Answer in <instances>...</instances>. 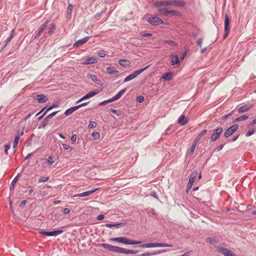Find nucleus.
I'll use <instances>...</instances> for the list:
<instances>
[{
  "label": "nucleus",
  "mask_w": 256,
  "mask_h": 256,
  "mask_svg": "<svg viewBox=\"0 0 256 256\" xmlns=\"http://www.w3.org/2000/svg\"><path fill=\"white\" fill-rule=\"evenodd\" d=\"M255 124H256V118L253 120L252 122H250L248 124V126H253Z\"/></svg>",
  "instance_id": "obj_62"
},
{
  "label": "nucleus",
  "mask_w": 256,
  "mask_h": 256,
  "mask_svg": "<svg viewBox=\"0 0 256 256\" xmlns=\"http://www.w3.org/2000/svg\"><path fill=\"white\" fill-rule=\"evenodd\" d=\"M149 66H147L145 68H140L138 70L134 71L132 73L127 76L124 80V82H128L130 80H132V79L136 78L138 75L142 72L144 70H146Z\"/></svg>",
  "instance_id": "obj_4"
},
{
  "label": "nucleus",
  "mask_w": 256,
  "mask_h": 256,
  "mask_svg": "<svg viewBox=\"0 0 256 256\" xmlns=\"http://www.w3.org/2000/svg\"><path fill=\"white\" fill-rule=\"evenodd\" d=\"M73 9V6L72 4H70L68 7L66 17L68 18H70L72 17V13Z\"/></svg>",
  "instance_id": "obj_27"
},
{
  "label": "nucleus",
  "mask_w": 256,
  "mask_h": 256,
  "mask_svg": "<svg viewBox=\"0 0 256 256\" xmlns=\"http://www.w3.org/2000/svg\"><path fill=\"white\" fill-rule=\"evenodd\" d=\"M62 211H63V214H66L70 212V210L68 208H64Z\"/></svg>",
  "instance_id": "obj_63"
},
{
  "label": "nucleus",
  "mask_w": 256,
  "mask_h": 256,
  "mask_svg": "<svg viewBox=\"0 0 256 256\" xmlns=\"http://www.w3.org/2000/svg\"><path fill=\"white\" fill-rule=\"evenodd\" d=\"M197 175H198V173L196 170L192 172V174H190V176L189 178V181L188 182L186 188V192L187 193L188 192V190L190 189H191L192 186L196 178Z\"/></svg>",
  "instance_id": "obj_6"
},
{
  "label": "nucleus",
  "mask_w": 256,
  "mask_h": 256,
  "mask_svg": "<svg viewBox=\"0 0 256 256\" xmlns=\"http://www.w3.org/2000/svg\"><path fill=\"white\" fill-rule=\"evenodd\" d=\"M71 140L72 142H75L76 140V134H73L71 137Z\"/></svg>",
  "instance_id": "obj_64"
},
{
  "label": "nucleus",
  "mask_w": 256,
  "mask_h": 256,
  "mask_svg": "<svg viewBox=\"0 0 256 256\" xmlns=\"http://www.w3.org/2000/svg\"><path fill=\"white\" fill-rule=\"evenodd\" d=\"M252 104H245L241 107H240L238 110V112L239 113L244 112H248L252 108Z\"/></svg>",
  "instance_id": "obj_17"
},
{
  "label": "nucleus",
  "mask_w": 256,
  "mask_h": 256,
  "mask_svg": "<svg viewBox=\"0 0 256 256\" xmlns=\"http://www.w3.org/2000/svg\"><path fill=\"white\" fill-rule=\"evenodd\" d=\"M156 247H172V245L164 243H155Z\"/></svg>",
  "instance_id": "obj_35"
},
{
  "label": "nucleus",
  "mask_w": 256,
  "mask_h": 256,
  "mask_svg": "<svg viewBox=\"0 0 256 256\" xmlns=\"http://www.w3.org/2000/svg\"><path fill=\"white\" fill-rule=\"evenodd\" d=\"M218 242V240L216 238L208 237L206 238V242L210 244H214Z\"/></svg>",
  "instance_id": "obj_29"
},
{
  "label": "nucleus",
  "mask_w": 256,
  "mask_h": 256,
  "mask_svg": "<svg viewBox=\"0 0 256 256\" xmlns=\"http://www.w3.org/2000/svg\"><path fill=\"white\" fill-rule=\"evenodd\" d=\"M107 72L110 74H116L118 73V70L112 66H108L106 68Z\"/></svg>",
  "instance_id": "obj_31"
},
{
  "label": "nucleus",
  "mask_w": 256,
  "mask_h": 256,
  "mask_svg": "<svg viewBox=\"0 0 256 256\" xmlns=\"http://www.w3.org/2000/svg\"><path fill=\"white\" fill-rule=\"evenodd\" d=\"M89 36H86L75 42L73 45L74 48L78 47L85 44L89 39Z\"/></svg>",
  "instance_id": "obj_15"
},
{
  "label": "nucleus",
  "mask_w": 256,
  "mask_h": 256,
  "mask_svg": "<svg viewBox=\"0 0 256 256\" xmlns=\"http://www.w3.org/2000/svg\"><path fill=\"white\" fill-rule=\"evenodd\" d=\"M126 88H124V89L120 90L114 96H122L124 93V92L126 91Z\"/></svg>",
  "instance_id": "obj_54"
},
{
  "label": "nucleus",
  "mask_w": 256,
  "mask_h": 256,
  "mask_svg": "<svg viewBox=\"0 0 256 256\" xmlns=\"http://www.w3.org/2000/svg\"><path fill=\"white\" fill-rule=\"evenodd\" d=\"M58 112V111H55L46 116L42 122L40 126H39L38 128H40L41 127L43 128H45L48 124V120L56 116Z\"/></svg>",
  "instance_id": "obj_9"
},
{
  "label": "nucleus",
  "mask_w": 256,
  "mask_h": 256,
  "mask_svg": "<svg viewBox=\"0 0 256 256\" xmlns=\"http://www.w3.org/2000/svg\"><path fill=\"white\" fill-rule=\"evenodd\" d=\"M63 230H58L52 232H48V236H56L63 232Z\"/></svg>",
  "instance_id": "obj_28"
},
{
  "label": "nucleus",
  "mask_w": 256,
  "mask_h": 256,
  "mask_svg": "<svg viewBox=\"0 0 256 256\" xmlns=\"http://www.w3.org/2000/svg\"><path fill=\"white\" fill-rule=\"evenodd\" d=\"M217 250L218 252L224 254V256H236L234 252L222 246H218L217 248Z\"/></svg>",
  "instance_id": "obj_11"
},
{
  "label": "nucleus",
  "mask_w": 256,
  "mask_h": 256,
  "mask_svg": "<svg viewBox=\"0 0 256 256\" xmlns=\"http://www.w3.org/2000/svg\"><path fill=\"white\" fill-rule=\"evenodd\" d=\"M202 38H199L198 39V41H197V44L200 48H202Z\"/></svg>",
  "instance_id": "obj_58"
},
{
  "label": "nucleus",
  "mask_w": 256,
  "mask_h": 256,
  "mask_svg": "<svg viewBox=\"0 0 256 256\" xmlns=\"http://www.w3.org/2000/svg\"><path fill=\"white\" fill-rule=\"evenodd\" d=\"M99 189H100L99 188H96L93 189V190H90L84 192L80 193V194H75L74 196V197H85V196H90V194H92V193L96 192V191H97Z\"/></svg>",
  "instance_id": "obj_14"
},
{
  "label": "nucleus",
  "mask_w": 256,
  "mask_h": 256,
  "mask_svg": "<svg viewBox=\"0 0 256 256\" xmlns=\"http://www.w3.org/2000/svg\"><path fill=\"white\" fill-rule=\"evenodd\" d=\"M230 20L228 18V16L227 14L225 15L224 18V32L225 34H224L223 36V39H226L230 32Z\"/></svg>",
  "instance_id": "obj_7"
},
{
  "label": "nucleus",
  "mask_w": 256,
  "mask_h": 256,
  "mask_svg": "<svg viewBox=\"0 0 256 256\" xmlns=\"http://www.w3.org/2000/svg\"><path fill=\"white\" fill-rule=\"evenodd\" d=\"M18 176H17L16 177H15L14 178V179L12 180V182L10 184V190L14 188V185L16 184V183L17 180H18Z\"/></svg>",
  "instance_id": "obj_40"
},
{
  "label": "nucleus",
  "mask_w": 256,
  "mask_h": 256,
  "mask_svg": "<svg viewBox=\"0 0 256 256\" xmlns=\"http://www.w3.org/2000/svg\"><path fill=\"white\" fill-rule=\"evenodd\" d=\"M224 144H220L219 146H216V150L218 152L221 150L222 149V148H224Z\"/></svg>",
  "instance_id": "obj_56"
},
{
  "label": "nucleus",
  "mask_w": 256,
  "mask_h": 256,
  "mask_svg": "<svg viewBox=\"0 0 256 256\" xmlns=\"http://www.w3.org/2000/svg\"><path fill=\"white\" fill-rule=\"evenodd\" d=\"M140 34L142 37L152 36V35L151 33H146L143 32H140Z\"/></svg>",
  "instance_id": "obj_52"
},
{
  "label": "nucleus",
  "mask_w": 256,
  "mask_h": 256,
  "mask_svg": "<svg viewBox=\"0 0 256 256\" xmlns=\"http://www.w3.org/2000/svg\"><path fill=\"white\" fill-rule=\"evenodd\" d=\"M58 106V104H57L56 103L53 104L52 106H50L48 108H46V112H48V111L52 110L53 108H57Z\"/></svg>",
  "instance_id": "obj_49"
},
{
  "label": "nucleus",
  "mask_w": 256,
  "mask_h": 256,
  "mask_svg": "<svg viewBox=\"0 0 256 256\" xmlns=\"http://www.w3.org/2000/svg\"><path fill=\"white\" fill-rule=\"evenodd\" d=\"M248 118V116L247 115H244L240 117H238L235 120H234V122H240L241 120H247Z\"/></svg>",
  "instance_id": "obj_38"
},
{
  "label": "nucleus",
  "mask_w": 256,
  "mask_h": 256,
  "mask_svg": "<svg viewBox=\"0 0 256 256\" xmlns=\"http://www.w3.org/2000/svg\"><path fill=\"white\" fill-rule=\"evenodd\" d=\"M167 2H168V0L158 1L153 4V6L154 7H158L160 6H168V4H166Z\"/></svg>",
  "instance_id": "obj_25"
},
{
  "label": "nucleus",
  "mask_w": 256,
  "mask_h": 256,
  "mask_svg": "<svg viewBox=\"0 0 256 256\" xmlns=\"http://www.w3.org/2000/svg\"><path fill=\"white\" fill-rule=\"evenodd\" d=\"M118 64L123 66H127L129 64V62L128 60L120 59L118 60Z\"/></svg>",
  "instance_id": "obj_36"
},
{
  "label": "nucleus",
  "mask_w": 256,
  "mask_h": 256,
  "mask_svg": "<svg viewBox=\"0 0 256 256\" xmlns=\"http://www.w3.org/2000/svg\"><path fill=\"white\" fill-rule=\"evenodd\" d=\"M46 162L50 166H51L52 164H53L54 163L53 157L52 156H48V158L46 160Z\"/></svg>",
  "instance_id": "obj_48"
},
{
  "label": "nucleus",
  "mask_w": 256,
  "mask_h": 256,
  "mask_svg": "<svg viewBox=\"0 0 256 256\" xmlns=\"http://www.w3.org/2000/svg\"><path fill=\"white\" fill-rule=\"evenodd\" d=\"M164 42L168 44L169 45L173 46H177V44L176 43V42L172 40H164Z\"/></svg>",
  "instance_id": "obj_39"
},
{
  "label": "nucleus",
  "mask_w": 256,
  "mask_h": 256,
  "mask_svg": "<svg viewBox=\"0 0 256 256\" xmlns=\"http://www.w3.org/2000/svg\"><path fill=\"white\" fill-rule=\"evenodd\" d=\"M100 246L102 248L108 250L110 252H118L124 254H136L138 252V250H126L124 248L116 246H112L108 244H100Z\"/></svg>",
  "instance_id": "obj_1"
},
{
  "label": "nucleus",
  "mask_w": 256,
  "mask_h": 256,
  "mask_svg": "<svg viewBox=\"0 0 256 256\" xmlns=\"http://www.w3.org/2000/svg\"><path fill=\"white\" fill-rule=\"evenodd\" d=\"M206 132L207 130L206 129L203 130L200 133L198 134L195 140L198 141L202 138V137L206 133Z\"/></svg>",
  "instance_id": "obj_37"
},
{
  "label": "nucleus",
  "mask_w": 256,
  "mask_h": 256,
  "mask_svg": "<svg viewBox=\"0 0 256 256\" xmlns=\"http://www.w3.org/2000/svg\"><path fill=\"white\" fill-rule=\"evenodd\" d=\"M152 256V252H146L143 254L135 255L134 256Z\"/></svg>",
  "instance_id": "obj_51"
},
{
  "label": "nucleus",
  "mask_w": 256,
  "mask_h": 256,
  "mask_svg": "<svg viewBox=\"0 0 256 256\" xmlns=\"http://www.w3.org/2000/svg\"><path fill=\"white\" fill-rule=\"evenodd\" d=\"M48 180H49V177H48V176H42L38 179V182L39 183L42 182H46Z\"/></svg>",
  "instance_id": "obj_42"
},
{
  "label": "nucleus",
  "mask_w": 256,
  "mask_h": 256,
  "mask_svg": "<svg viewBox=\"0 0 256 256\" xmlns=\"http://www.w3.org/2000/svg\"><path fill=\"white\" fill-rule=\"evenodd\" d=\"M120 98V97H112V98H110L108 100H104V101L100 102L98 105L100 106H104L108 103H110V102H113L114 101H116V100H118Z\"/></svg>",
  "instance_id": "obj_20"
},
{
  "label": "nucleus",
  "mask_w": 256,
  "mask_h": 256,
  "mask_svg": "<svg viewBox=\"0 0 256 256\" xmlns=\"http://www.w3.org/2000/svg\"><path fill=\"white\" fill-rule=\"evenodd\" d=\"M198 141L196 140H194V141L192 142V144L190 149V150L188 152V154L190 156H192V155L194 154V151L196 149V148L198 144Z\"/></svg>",
  "instance_id": "obj_18"
},
{
  "label": "nucleus",
  "mask_w": 256,
  "mask_h": 256,
  "mask_svg": "<svg viewBox=\"0 0 256 256\" xmlns=\"http://www.w3.org/2000/svg\"><path fill=\"white\" fill-rule=\"evenodd\" d=\"M40 234L42 235H44L46 236H48V232L44 231V230H40Z\"/></svg>",
  "instance_id": "obj_61"
},
{
  "label": "nucleus",
  "mask_w": 256,
  "mask_h": 256,
  "mask_svg": "<svg viewBox=\"0 0 256 256\" xmlns=\"http://www.w3.org/2000/svg\"><path fill=\"white\" fill-rule=\"evenodd\" d=\"M97 124L96 122L90 121V124L88 125V128H94L96 126Z\"/></svg>",
  "instance_id": "obj_44"
},
{
  "label": "nucleus",
  "mask_w": 256,
  "mask_h": 256,
  "mask_svg": "<svg viewBox=\"0 0 256 256\" xmlns=\"http://www.w3.org/2000/svg\"><path fill=\"white\" fill-rule=\"evenodd\" d=\"M98 55L100 58H104L106 56V54L104 50L99 51L98 52Z\"/></svg>",
  "instance_id": "obj_53"
},
{
  "label": "nucleus",
  "mask_w": 256,
  "mask_h": 256,
  "mask_svg": "<svg viewBox=\"0 0 256 256\" xmlns=\"http://www.w3.org/2000/svg\"><path fill=\"white\" fill-rule=\"evenodd\" d=\"M19 140H20V134H18V135L15 137L14 140L13 142L12 148L14 149V152H16V148L18 146Z\"/></svg>",
  "instance_id": "obj_33"
},
{
  "label": "nucleus",
  "mask_w": 256,
  "mask_h": 256,
  "mask_svg": "<svg viewBox=\"0 0 256 256\" xmlns=\"http://www.w3.org/2000/svg\"><path fill=\"white\" fill-rule=\"evenodd\" d=\"M222 128L220 126H218L216 129L214 130H213V133L210 138V141L212 142L216 141L222 132Z\"/></svg>",
  "instance_id": "obj_5"
},
{
  "label": "nucleus",
  "mask_w": 256,
  "mask_h": 256,
  "mask_svg": "<svg viewBox=\"0 0 256 256\" xmlns=\"http://www.w3.org/2000/svg\"><path fill=\"white\" fill-rule=\"evenodd\" d=\"M126 222H120L116 224H106V226L109 228H112V227H116V228H119L120 226L126 225Z\"/></svg>",
  "instance_id": "obj_23"
},
{
  "label": "nucleus",
  "mask_w": 256,
  "mask_h": 256,
  "mask_svg": "<svg viewBox=\"0 0 256 256\" xmlns=\"http://www.w3.org/2000/svg\"><path fill=\"white\" fill-rule=\"evenodd\" d=\"M150 196L154 198H158V196L156 191H153L150 193Z\"/></svg>",
  "instance_id": "obj_59"
},
{
  "label": "nucleus",
  "mask_w": 256,
  "mask_h": 256,
  "mask_svg": "<svg viewBox=\"0 0 256 256\" xmlns=\"http://www.w3.org/2000/svg\"><path fill=\"white\" fill-rule=\"evenodd\" d=\"M110 240L118 242L127 245L140 244L142 243L140 241L134 240L124 236L110 238Z\"/></svg>",
  "instance_id": "obj_2"
},
{
  "label": "nucleus",
  "mask_w": 256,
  "mask_h": 256,
  "mask_svg": "<svg viewBox=\"0 0 256 256\" xmlns=\"http://www.w3.org/2000/svg\"><path fill=\"white\" fill-rule=\"evenodd\" d=\"M110 111L116 114L117 116L121 115V112L120 110H116L114 108H110Z\"/></svg>",
  "instance_id": "obj_50"
},
{
  "label": "nucleus",
  "mask_w": 256,
  "mask_h": 256,
  "mask_svg": "<svg viewBox=\"0 0 256 256\" xmlns=\"http://www.w3.org/2000/svg\"><path fill=\"white\" fill-rule=\"evenodd\" d=\"M168 6H173L177 7H184L186 5V2L182 0H168L166 3Z\"/></svg>",
  "instance_id": "obj_12"
},
{
  "label": "nucleus",
  "mask_w": 256,
  "mask_h": 256,
  "mask_svg": "<svg viewBox=\"0 0 256 256\" xmlns=\"http://www.w3.org/2000/svg\"><path fill=\"white\" fill-rule=\"evenodd\" d=\"M238 128V124H234L228 128L224 133V136L226 138H228L230 136H232Z\"/></svg>",
  "instance_id": "obj_8"
},
{
  "label": "nucleus",
  "mask_w": 256,
  "mask_h": 256,
  "mask_svg": "<svg viewBox=\"0 0 256 256\" xmlns=\"http://www.w3.org/2000/svg\"><path fill=\"white\" fill-rule=\"evenodd\" d=\"M144 97H136V100L139 102H142L144 100Z\"/></svg>",
  "instance_id": "obj_60"
},
{
  "label": "nucleus",
  "mask_w": 256,
  "mask_h": 256,
  "mask_svg": "<svg viewBox=\"0 0 256 256\" xmlns=\"http://www.w3.org/2000/svg\"><path fill=\"white\" fill-rule=\"evenodd\" d=\"M139 247L142 248H156L155 243H146L140 244Z\"/></svg>",
  "instance_id": "obj_30"
},
{
  "label": "nucleus",
  "mask_w": 256,
  "mask_h": 256,
  "mask_svg": "<svg viewBox=\"0 0 256 256\" xmlns=\"http://www.w3.org/2000/svg\"><path fill=\"white\" fill-rule=\"evenodd\" d=\"M188 122V120L186 118L184 115H182L178 118V123L180 126H184Z\"/></svg>",
  "instance_id": "obj_19"
},
{
  "label": "nucleus",
  "mask_w": 256,
  "mask_h": 256,
  "mask_svg": "<svg viewBox=\"0 0 256 256\" xmlns=\"http://www.w3.org/2000/svg\"><path fill=\"white\" fill-rule=\"evenodd\" d=\"M27 202V200H22L19 206L21 208H24V206L26 205V203Z\"/></svg>",
  "instance_id": "obj_57"
},
{
  "label": "nucleus",
  "mask_w": 256,
  "mask_h": 256,
  "mask_svg": "<svg viewBox=\"0 0 256 256\" xmlns=\"http://www.w3.org/2000/svg\"><path fill=\"white\" fill-rule=\"evenodd\" d=\"M167 251H168V250H156L154 252H152V256H154V255H156V254H160L166 252Z\"/></svg>",
  "instance_id": "obj_45"
},
{
  "label": "nucleus",
  "mask_w": 256,
  "mask_h": 256,
  "mask_svg": "<svg viewBox=\"0 0 256 256\" xmlns=\"http://www.w3.org/2000/svg\"><path fill=\"white\" fill-rule=\"evenodd\" d=\"M146 20L150 24L153 26H158L164 23L162 19L152 16L146 17Z\"/></svg>",
  "instance_id": "obj_3"
},
{
  "label": "nucleus",
  "mask_w": 256,
  "mask_h": 256,
  "mask_svg": "<svg viewBox=\"0 0 256 256\" xmlns=\"http://www.w3.org/2000/svg\"><path fill=\"white\" fill-rule=\"evenodd\" d=\"M168 14L178 16H181L182 15L180 12L174 10H168Z\"/></svg>",
  "instance_id": "obj_34"
},
{
  "label": "nucleus",
  "mask_w": 256,
  "mask_h": 256,
  "mask_svg": "<svg viewBox=\"0 0 256 256\" xmlns=\"http://www.w3.org/2000/svg\"><path fill=\"white\" fill-rule=\"evenodd\" d=\"M88 77L90 78L94 82L98 84H100V80L94 74H88Z\"/></svg>",
  "instance_id": "obj_24"
},
{
  "label": "nucleus",
  "mask_w": 256,
  "mask_h": 256,
  "mask_svg": "<svg viewBox=\"0 0 256 256\" xmlns=\"http://www.w3.org/2000/svg\"><path fill=\"white\" fill-rule=\"evenodd\" d=\"M88 104V102L86 103H82V104H79L78 106H74L71 107V108L67 109L65 111L64 114L66 116H68L71 114H72L74 111H76V110H78L79 108H82V107L84 106H86Z\"/></svg>",
  "instance_id": "obj_10"
},
{
  "label": "nucleus",
  "mask_w": 256,
  "mask_h": 256,
  "mask_svg": "<svg viewBox=\"0 0 256 256\" xmlns=\"http://www.w3.org/2000/svg\"><path fill=\"white\" fill-rule=\"evenodd\" d=\"M50 22V20H47L44 24L41 26L40 28L38 30V31L34 36V39H36L41 35V34L44 32V30L48 26Z\"/></svg>",
  "instance_id": "obj_13"
},
{
  "label": "nucleus",
  "mask_w": 256,
  "mask_h": 256,
  "mask_svg": "<svg viewBox=\"0 0 256 256\" xmlns=\"http://www.w3.org/2000/svg\"><path fill=\"white\" fill-rule=\"evenodd\" d=\"M232 113H233V112H232L230 113H229L228 114L224 116L222 118V120H226V118H228V117H229L230 116H232Z\"/></svg>",
  "instance_id": "obj_55"
},
{
  "label": "nucleus",
  "mask_w": 256,
  "mask_h": 256,
  "mask_svg": "<svg viewBox=\"0 0 256 256\" xmlns=\"http://www.w3.org/2000/svg\"><path fill=\"white\" fill-rule=\"evenodd\" d=\"M94 140H98L100 138V134L98 132H92L91 134Z\"/></svg>",
  "instance_id": "obj_43"
},
{
  "label": "nucleus",
  "mask_w": 256,
  "mask_h": 256,
  "mask_svg": "<svg viewBox=\"0 0 256 256\" xmlns=\"http://www.w3.org/2000/svg\"><path fill=\"white\" fill-rule=\"evenodd\" d=\"M37 100L39 103H44L48 100V97H38Z\"/></svg>",
  "instance_id": "obj_41"
},
{
  "label": "nucleus",
  "mask_w": 256,
  "mask_h": 256,
  "mask_svg": "<svg viewBox=\"0 0 256 256\" xmlns=\"http://www.w3.org/2000/svg\"><path fill=\"white\" fill-rule=\"evenodd\" d=\"M172 61L171 64L174 66L180 63V60L178 56L176 55L171 54L170 56Z\"/></svg>",
  "instance_id": "obj_21"
},
{
  "label": "nucleus",
  "mask_w": 256,
  "mask_h": 256,
  "mask_svg": "<svg viewBox=\"0 0 256 256\" xmlns=\"http://www.w3.org/2000/svg\"><path fill=\"white\" fill-rule=\"evenodd\" d=\"M98 91L92 90L86 94L84 96H94L95 95L98 94Z\"/></svg>",
  "instance_id": "obj_46"
},
{
  "label": "nucleus",
  "mask_w": 256,
  "mask_h": 256,
  "mask_svg": "<svg viewBox=\"0 0 256 256\" xmlns=\"http://www.w3.org/2000/svg\"><path fill=\"white\" fill-rule=\"evenodd\" d=\"M158 12L161 15L166 16L168 14V10L166 8H159Z\"/></svg>",
  "instance_id": "obj_32"
},
{
  "label": "nucleus",
  "mask_w": 256,
  "mask_h": 256,
  "mask_svg": "<svg viewBox=\"0 0 256 256\" xmlns=\"http://www.w3.org/2000/svg\"><path fill=\"white\" fill-rule=\"evenodd\" d=\"M98 60L94 56L90 57L85 60L82 62V64L87 65L90 64H94L97 63Z\"/></svg>",
  "instance_id": "obj_16"
},
{
  "label": "nucleus",
  "mask_w": 256,
  "mask_h": 256,
  "mask_svg": "<svg viewBox=\"0 0 256 256\" xmlns=\"http://www.w3.org/2000/svg\"><path fill=\"white\" fill-rule=\"evenodd\" d=\"M56 29V24L54 23V22H52L50 24V28H48V33L50 35H52V34L54 33Z\"/></svg>",
  "instance_id": "obj_26"
},
{
  "label": "nucleus",
  "mask_w": 256,
  "mask_h": 256,
  "mask_svg": "<svg viewBox=\"0 0 256 256\" xmlns=\"http://www.w3.org/2000/svg\"><path fill=\"white\" fill-rule=\"evenodd\" d=\"M256 132V128H253L252 130H249L246 134V137L250 136Z\"/></svg>",
  "instance_id": "obj_47"
},
{
  "label": "nucleus",
  "mask_w": 256,
  "mask_h": 256,
  "mask_svg": "<svg viewBox=\"0 0 256 256\" xmlns=\"http://www.w3.org/2000/svg\"><path fill=\"white\" fill-rule=\"evenodd\" d=\"M173 74H174L172 72H166L162 76V78L164 80L168 81L172 79Z\"/></svg>",
  "instance_id": "obj_22"
}]
</instances>
